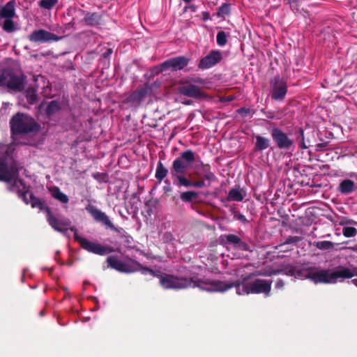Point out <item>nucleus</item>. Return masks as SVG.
Masks as SVG:
<instances>
[{
  "mask_svg": "<svg viewBox=\"0 0 357 357\" xmlns=\"http://www.w3.org/2000/svg\"><path fill=\"white\" fill-rule=\"evenodd\" d=\"M22 168L13 157L12 146L0 144V181L10 183L9 190L17 192L26 204H30L33 208L42 209L43 202L35 197L23 181L18 178Z\"/></svg>",
  "mask_w": 357,
  "mask_h": 357,
  "instance_id": "1",
  "label": "nucleus"
},
{
  "mask_svg": "<svg viewBox=\"0 0 357 357\" xmlns=\"http://www.w3.org/2000/svg\"><path fill=\"white\" fill-rule=\"evenodd\" d=\"M291 275H295L301 279H310L314 283L335 284L342 282L345 279L357 276V267L352 268L345 266H337L331 269H324L318 267H303L297 271H289Z\"/></svg>",
  "mask_w": 357,
  "mask_h": 357,
  "instance_id": "2",
  "label": "nucleus"
},
{
  "mask_svg": "<svg viewBox=\"0 0 357 357\" xmlns=\"http://www.w3.org/2000/svg\"><path fill=\"white\" fill-rule=\"evenodd\" d=\"M160 283L165 289H184L189 287H199L202 290L207 291H225L232 286L228 283L218 280H199L185 278H179L169 274H162L160 275Z\"/></svg>",
  "mask_w": 357,
  "mask_h": 357,
  "instance_id": "3",
  "label": "nucleus"
},
{
  "mask_svg": "<svg viewBox=\"0 0 357 357\" xmlns=\"http://www.w3.org/2000/svg\"><path fill=\"white\" fill-rule=\"evenodd\" d=\"M109 266L119 272L132 273L140 271L142 274H150L152 276H158L156 273L150 268H142L140 264L131 259H126L123 261L119 260L114 256H110L107 259Z\"/></svg>",
  "mask_w": 357,
  "mask_h": 357,
  "instance_id": "4",
  "label": "nucleus"
},
{
  "mask_svg": "<svg viewBox=\"0 0 357 357\" xmlns=\"http://www.w3.org/2000/svg\"><path fill=\"white\" fill-rule=\"evenodd\" d=\"M11 131L13 135L29 133L38 129V125L31 116L17 113L10 120Z\"/></svg>",
  "mask_w": 357,
  "mask_h": 357,
  "instance_id": "5",
  "label": "nucleus"
},
{
  "mask_svg": "<svg viewBox=\"0 0 357 357\" xmlns=\"http://www.w3.org/2000/svg\"><path fill=\"white\" fill-rule=\"evenodd\" d=\"M271 281L257 279L250 282H243L236 286L238 295L264 293L268 295L271 291Z\"/></svg>",
  "mask_w": 357,
  "mask_h": 357,
  "instance_id": "6",
  "label": "nucleus"
},
{
  "mask_svg": "<svg viewBox=\"0 0 357 357\" xmlns=\"http://www.w3.org/2000/svg\"><path fill=\"white\" fill-rule=\"evenodd\" d=\"M24 77L22 75H17L11 70H3L0 76V86H6L14 91H22L24 89Z\"/></svg>",
  "mask_w": 357,
  "mask_h": 357,
  "instance_id": "7",
  "label": "nucleus"
},
{
  "mask_svg": "<svg viewBox=\"0 0 357 357\" xmlns=\"http://www.w3.org/2000/svg\"><path fill=\"white\" fill-rule=\"evenodd\" d=\"M47 220L50 225L56 231L66 234V231L70 230L77 232V229L71 225V221L62 215H54L49 208H47Z\"/></svg>",
  "mask_w": 357,
  "mask_h": 357,
  "instance_id": "8",
  "label": "nucleus"
},
{
  "mask_svg": "<svg viewBox=\"0 0 357 357\" xmlns=\"http://www.w3.org/2000/svg\"><path fill=\"white\" fill-rule=\"evenodd\" d=\"M220 244L227 250L233 249L241 251H251L250 246L235 234H222L219 237Z\"/></svg>",
  "mask_w": 357,
  "mask_h": 357,
  "instance_id": "9",
  "label": "nucleus"
},
{
  "mask_svg": "<svg viewBox=\"0 0 357 357\" xmlns=\"http://www.w3.org/2000/svg\"><path fill=\"white\" fill-rule=\"evenodd\" d=\"M181 158L174 160L172 164V176L183 174L189 167L188 163H192L195 160V153L191 150L183 151L180 154Z\"/></svg>",
  "mask_w": 357,
  "mask_h": 357,
  "instance_id": "10",
  "label": "nucleus"
},
{
  "mask_svg": "<svg viewBox=\"0 0 357 357\" xmlns=\"http://www.w3.org/2000/svg\"><path fill=\"white\" fill-rule=\"evenodd\" d=\"M75 239L80 244L83 249L89 252L102 256L112 252L109 248L102 245L97 241H91L79 236L77 232L75 234Z\"/></svg>",
  "mask_w": 357,
  "mask_h": 357,
  "instance_id": "11",
  "label": "nucleus"
},
{
  "mask_svg": "<svg viewBox=\"0 0 357 357\" xmlns=\"http://www.w3.org/2000/svg\"><path fill=\"white\" fill-rule=\"evenodd\" d=\"M189 62V59L185 56H177L169 59L160 66L155 67V70L156 73H162L167 69L173 70H178L185 68Z\"/></svg>",
  "mask_w": 357,
  "mask_h": 357,
  "instance_id": "12",
  "label": "nucleus"
},
{
  "mask_svg": "<svg viewBox=\"0 0 357 357\" xmlns=\"http://www.w3.org/2000/svg\"><path fill=\"white\" fill-rule=\"evenodd\" d=\"M271 86L272 98L276 100H283L287 92V82L279 77H275L271 80Z\"/></svg>",
  "mask_w": 357,
  "mask_h": 357,
  "instance_id": "13",
  "label": "nucleus"
},
{
  "mask_svg": "<svg viewBox=\"0 0 357 357\" xmlns=\"http://www.w3.org/2000/svg\"><path fill=\"white\" fill-rule=\"evenodd\" d=\"M61 37H59L44 29L35 30L29 36V40L30 41L39 43L58 41L61 40Z\"/></svg>",
  "mask_w": 357,
  "mask_h": 357,
  "instance_id": "14",
  "label": "nucleus"
},
{
  "mask_svg": "<svg viewBox=\"0 0 357 357\" xmlns=\"http://www.w3.org/2000/svg\"><path fill=\"white\" fill-rule=\"evenodd\" d=\"M271 136L280 149H289L293 145V141L279 128H273L271 131Z\"/></svg>",
  "mask_w": 357,
  "mask_h": 357,
  "instance_id": "15",
  "label": "nucleus"
},
{
  "mask_svg": "<svg viewBox=\"0 0 357 357\" xmlns=\"http://www.w3.org/2000/svg\"><path fill=\"white\" fill-rule=\"evenodd\" d=\"M222 58V54L220 51L213 50L200 60L199 68L201 69L210 68L220 61Z\"/></svg>",
  "mask_w": 357,
  "mask_h": 357,
  "instance_id": "16",
  "label": "nucleus"
},
{
  "mask_svg": "<svg viewBox=\"0 0 357 357\" xmlns=\"http://www.w3.org/2000/svg\"><path fill=\"white\" fill-rule=\"evenodd\" d=\"M86 210L91 215L96 221L100 222L110 228L113 227V225L109 217L94 206L89 204L86 207Z\"/></svg>",
  "mask_w": 357,
  "mask_h": 357,
  "instance_id": "17",
  "label": "nucleus"
},
{
  "mask_svg": "<svg viewBox=\"0 0 357 357\" xmlns=\"http://www.w3.org/2000/svg\"><path fill=\"white\" fill-rule=\"evenodd\" d=\"M179 92L190 98H200L204 96L199 87L192 84L184 85L179 87Z\"/></svg>",
  "mask_w": 357,
  "mask_h": 357,
  "instance_id": "18",
  "label": "nucleus"
},
{
  "mask_svg": "<svg viewBox=\"0 0 357 357\" xmlns=\"http://www.w3.org/2000/svg\"><path fill=\"white\" fill-rule=\"evenodd\" d=\"M15 15V2L8 1L5 6H0V19H10Z\"/></svg>",
  "mask_w": 357,
  "mask_h": 357,
  "instance_id": "19",
  "label": "nucleus"
},
{
  "mask_svg": "<svg viewBox=\"0 0 357 357\" xmlns=\"http://www.w3.org/2000/svg\"><path fill=\"white\" fill-rule=\"evenodd\" d=\"M356 189L355 183L350 179H344L342 181L339 185L338 190L342 194H349Z\"/></svg>",
  "mask_w": 357,
  "mask_h": 357,
  "instance_id": "20",
  "label": "nucleus"
},
{
  "mask_svg": "<svg viewBox=\"0 0 357 357\" xmlns=\"http://www.w3.org/2000/svg\"><path fill=\"white\" fill-rule=\"evenodd\" d=\"M51 195L63 204H67L69 201L68 197L62 192L58 187H53L50 189Z\"/></svg>",
  "mask_w": 357,
  "mask_h": 357,
  "instance_id": "21",
  "label": "nucleus"
},
{
  "mask_svg": "<svg viewBox=\"0 0 357 357\" xmlns=\"http://www.w3.org/2000/svg\"><path fill=\"white\" fill-rule=\"evenodd\" d=\"M255 147L257 150L263 151L269 146V139L260 135L255 137Z\"/></svg>",
  "mask_w": 357,
  "mask_h": 357,
  "instance_id": "22",
  "label": "nucleus"
},
{
  "mask_svg": "<svg viewBox=\"0 0 357 357\" xmlns=\"http://www.w3.org/2000/svg\"><path fill=\"white\" fill-rule=\"evenodd\" d=\"M167 169L164 167L162 163L160 161L158 163L156 171H155V178L161 181L167 174Z\"/></svg>",
  "mask_w": 357,
  "mask_h": 357,
  "instance_id": "23",
  "label": "nucleus"
},
{
  "mask_svg": "<svg viewBox=\"0 0 357 357\" xmlns=\"http://www.w3.org/2000/svg\"><path fill=\"white\" fill-rule=\"evenodd\" d=\"M86 24L91 26H96L100 22V16L96 13H89L84 17Z\"/></svg>",
  "mask_w": 357,
  "mask_h": 357,
  "instance_id": "24",
  "label": "nucleus"
},
{
  "mask_svg": "<svg viewBox=\"0 0 357 357\" xmlns=\"http://www.w3.org/2000/svg\"><path fill=\"white\" fill-rule=\"evenodd\" d=\"M227 199L229 201L241 202L243 199V196L238 189L234 188L229 191Z\"/></svg>",
  "mask_w": 357,
  "mask_h": 357,
  "instance_id": "25",
  "label": "nucleus"
},
{
  "mask_svg": "<svg viewBox=\"0 0 357 357\" xmlns=\"http://www.w3.org/2000/svg\"><path fill=\"white\" fill-rule=\"evenodd\" d=\"M26 98L30 104H34L37 100L36 90L33 88H29L26 91Z\"/></svg>",
  "mask_w": 357,
  "mask_h": 357,
  "instance_id": "26",
  "label": "nucleus"
},
{
  "mask_svg": "<svg viewBox=\"0 0 357 357\" xmlns=\"http://www.w3.org/2000/svg\"><path fill=\"white\" fill-rule=\"evenodd\" d=\"M12 19L13 18L5 19L4 22L2 25L3 29L6 32L11 33L15 31L16 29L15 23Z\"/></svg>",
  "mask_w": 357,
  "mask_h": 357,
  "instance_id": "27",
  "label": "nucleus"
},
{
  "mask_svg": "<svg viewBox=\"0 0 357 357\" xmlns=\"http://www.w3.org/2000/svg\"><path fill=\"white\" fill-rule=\"evenodd\" d=\"M174 177H176L177 181H178L177 185H178V186H185V187H187V188L191 187L192 181H190L188 178H187L183 175V174L176 175V176H174Z\"/></svg>",
  "mask_w": 357,
  "mask_h": 357,
  "instance_id": "28",
  "label": "nucleus"
},
{
  "mask_svg": "<svg viewBox=\"0 0 357 357\" xmlns=\"http://www.w3.org/2000/svg\"><path fill=\"white\" fill-rule=\"evenodd\" d=\"M314 245L322 250H330L333 248V243L328 241H317L314 243Z\"/></svg>",
  "mask_w": 357,
  "mask_h": 357,
  "instance_id": "29",
  "label": "nucleus"
},
{
  "mask_svg": "<svg viewBox=\"0 0 357 357\" xmlns=\"http://www.w3.org/2000/svg\"><path fill=\"white\" fill-rule=\"evenodd\" d=\"M197 192L195 191H187L181 194V199L185 202H190L197 197Z\"/></svg>",
  "mask_w": 357,
  "mask_h": 357,
  "instance_id": "30",
  "label": "nucleus"
},
{
  "mask_svg": "<svg viewBox=\"0 0 357 357\" xmlns=\"http://www.w3.org/2000/svg\"><path fill=\"white\" fill-rule=\"evenodd\" d=\"M342 234L347 238L354 237L357 234V229L354 227L346 226L342 229Z\"/></svg>",
  "mask_w": 357,
  "mask_h": 357,
  "instance_id": "31",
  "label": "nucleus"
},
{
  "mask_svg": "<svg viewBox=\"0 0 357 357\" xmlns=\"http://www.w3.org/2000/svg\"><path fill=\"white\" fill-rule=\"evenodd\" d=\"M60 109L59 104L56 100L51 101L46 109V112L48 114H52L57 112Z\"/></svg>",
  "mask_w": 357,
  "mask_h": 357,
  "instance_id": "32",
  "label": "nucleus"
},
{
  "mask_svg": "<svg viewBox=\"0 0 357 357\" xmlns=\"http://www.w3.org/2000/svg\"><path fill=\"white\" fill-rule=\"evenodd\" d=\"M216 41H217L218 45L220 46L225 45L227 42V35H226L225 32L219 31L216 36Z\"/></svg>",
  "mask_w": 357,
  "mask_h": 357,
  "instance_id": "33",
  "label": "nucleus"
},
{
  "mask_svg": "<svg viewBox=\"0 0 357 357\" xmlns=\"http://www.w3.org/2000/svg\"><path fill=\"white\" fill-rule=\"evenodd\" d=\"M58 0H41L40 1V7L50 10L56 3Z\"/></svg>",
  "mask_w": 357,
  "mask_h": 357,
  "instance_id": "34",
  "label": "nucleus"
},
{
  "mask_svg": "<svg viewBox=\"0 0 357 357\" xmlns=\"http://www.w3.org/2000/svg\"><path fill=\"white\" fill-rule=\"evenodd\" d=\"M230 13V6L228 3L222 4L218 10V16L228 15Z\"/></svg>",
  "mask_w": 357,
  "mask_h": 357,
  "instance_id": "35",
  "label": "nucleus"
},
{
  "mask_svg": "<svg viewBox=\"0 0 357 357\" xmlns=\"http://www.w3.org/2000/svg\"><path fill=\"white\" fill-rule=\"evenodd\" d=\"M147 93V89L142 88L135 92V96L138 98H143Z\"/></svg>",
  "mask_w": 357,
  "mask_h": 357,
  "instance_id": "36",
  "label": "nucleus"
},
{
  "mask_svg": "<svg viewBox=\"0 0 357 357\" xmlns=\"http://www.w3.org/2000/svg\"><path fill=\"white\" fill-rule=\"evenodd\" d=\"M301 139L299 142V146L302 149H307V146L306 145V144L305 142L304 132H303V130H301Z\"/></svg>",
  "mask_w": 357,
  "mask_h": 357,
  "instance_id": "37",
  "label": "nucleus"
},
{
  "mask_svg": "<svg viewBox=\"0 0 357 357\" xmlns=\"http://www.w3.org/2000/svg\"><path fill=\"white\" fill-rule=\"evenodd\" d=\"M204 186H206V183L204 180L192 182V185H191V187H195V188H203Z\"/></svg>",
  "mask_w": 357,
  "mask_h": 357,
  "instance_id": "38",
  "label": "nucleus"
},
{
  "mask_svg": "<svg viewBox=\"0 0 357 357\" xmlns=\"http://www.w3.org/2000/svg\"><path fill=\"white\" fill-rule=\"evenodd\" d=\"M205 179L208 180V181L211 182L215 180V176L213 173L209 172L204 174Z\"/></svg>",
  "mask_w": 357,
  "mask_h": 357,
  "instance_id": "39",
  "label": "nucleus"
},
{
  "mask_svg": "<svg viewBox=\"0 0 357 357\" xmlns=\"http://www.w3.org/2000/svg\"><path fill=\"white\" fill-rule=\"evenodd\" d=\"M234 99V96H228L227 97H222L220 98V102H230V101H232Z\"/></svg>",
  "mask_w": 357,
  "mask_h": 357,
  "instance_id": "40",
  "label": "nucleus"
},
{
  "mask_svg": "<svg viewBox=\"0 0 357 357\" xmlns=\"http://www.w3.org/2000/svg\"><path fill=\"white\" fill-rule=\"evenodd\" d=\"M283 286H284V282L282 280H279L278 281H277V282L275 284V287L277 289H281L283 287Z\"/></svg>",
  "mask_w": 357,
  "mask_h": 357,
  "instance_id": "41",
  "label": "nucleus"
},
{
  "mask_svg": "<svg viewBox=\"0 0 357 357\" xmlns=\"http://www.w3.org/2000/svg\"><path fill=\"white\" fill-rule=\"evenodd\" d=\"M188 9L190 10L192 12H195L197 10V6L195 5H190L189 6H186L185 8V10H187Z\"/></svg>",
  "mask_w": 357,
  "mask_h": 357,
  "instance_id": "42",
  "label": "nucleus"
},
{
  "mask_svg": "<svg viewBox=\"0 0 357 357\" xmlns=\"http://www.w3.org/2000/svg\"><path fill=\"white\" fill-rule=\"evenodd\" d=\"M112 53V49H108L104 54H103V56L105 58H107L109 57Z\"/></svg>",
  "mask_w": 357,
  "mask_h": 357,
  "instance_id": "43",
  "label": "nucleus"
},
{
  "mask_svg": "<svg viewBox=\"0 0 357 357\" xmlns=\"http://www.w3.org/2000/svg\"><path fill=\"white\" fill-rule=\"evenodd\" d=\"M346 250H353L356 252H357V245L354 246H349L344 248Z\"/></svg>",
  "mask_w": 357,
  "mask_h": 357,
  "instance_id": "44",
  "label": "nucleus"
},
{
  "mask_svg": "<svg viewBox=\"0 0 357 357\" xmlns=\"http://www.w3.org/2000/svg\"><path fill=\"white\" fill-rule=\"evenodd\" d=\"M278 273V271H271V272H269V273H259L258 275H271L273 274H275Z\"/></svg>",
  "mask_w": 357,
  "mask_h": 357,
  "instance_id": "45",
  "label": "nucleus"
},
{
  "mask_svg": "<svg viewBox=\"0 0 357 357\" xmlns=\"http://www.w3.org/2000/svg\"><path fill=\"white\" fill-rule=\"evenodd\" d=\"M351 282L357 287V278L352 280Z\"/></svg>",
  "mask_w": 357,
  "mask_h": 357,
  "instance_id": "46",
  "label": "nucleus"
},
{
  "mask_svg": "<svg viewBox=\"0 0 357 357\" xmlns=\"http://www.w3.org/2000/svg\"><path fill=\"white\" fill-rule=\"evenodd\" d=\"M194 81L197 83H203V82L201 79H195Z\"/></svg>",
  "mask_w": 357,
  "mask_h": 357,
  "instance_id": "47",
  "label": "nucleus"
},
{
  "mask_svg": "<svg viewBox=\"0 0 357 357\" xmlns=\"http://www.w3.org/2000/svg\"><path fill=\"white\" fill-rule=\"evenodd\" d=\"M296 1L297 0H288L289 4H291L292 3H294V2Z\"/></svg>",
  "mask_w": 357,
  "mask_h": 357,
  "instance_id": "48",
  "label": "nucleus"
},
{
  "mask_svg": "<svg viewBox=\"0 0 357 357\" xmlns=\"http://www.w3.org/2000/svg\"><path fill=\"white\" fill-rule=\"evenodd\" d=\"M192 0H183V1H185V3H188L190 2H191Z\"/></svg>",
  "mask_w": 357,
  "mask_h": 357,
  "instance_id": "49",
  "label": "nucleus"
},
{
  "mask_svg": "<svg viewBox=\"0 0 357 357\" xmlns=\"http://www.w3.org/2000/svg\"><path fill=\"white\" fill-rule=\"evenodd\" d=\"M3 111H6V108L4 109L3 107H2L0 110V112H3Z\"/></svg>",
  "mask_w": 357,
  "mask_h": 357,
  "instance_id": "50",
  "label": "nucleus"
}]
</instances>
